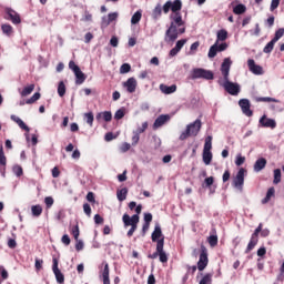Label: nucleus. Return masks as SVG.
Masks as SVG:
<instances>
[{
	"label": "nucleus",
	"mask_w": 284,
	"mask_h": 284,
	"mask_svg": "<svg viewBox=\"0 0 284 284\" xmlns=\"http://www.w3.org/2000/svg\"><path fill=\"white\" fill-rule=\"evenodd\" d=\"M42 266H43V260H40V258H36V270L37 272H40L42 270Z\"/></svg>",
	"instance_id": "60"
},
{
	"label": "nucleus",
	"mask_w": 284,
	"mask_h": 284,
	"mask_svg": "<svg viewBox=\"0 0 284 284\" xmlns=\"http://www.w3.org/2000/svg\"><path fill=\"white\" fill-rule=\"evenodd\" d=\"M262 223H260V225H257V229H255V231L253 232V234L251 235V241H248V245H246V251H244L245 254L251 253L254 247L258 244V235L262 231Z\"/></svg>",
	"instance_id": "7"
},
{
	"label": "nucleus",
	"mask_w": 284,
	"mask_h": 284,
	"mask_svg": "<svg viewBox=\"0 0 284 284\" xmlns=\"http://www.w3.org/2000/svg\"><path fill=\"white\" fill-rule=\"evenodd\" d=\"M103 120L104 122L109 123L112 121V113L111 111H104L97 114V121Z\"/></svg>",
	"instance_id": "26"
},
{
	"label": "nucleus",
	"mask_w": 284,
	"mask_h": 284,
	"mask_svg": "<svg viewBox=\"0 0 284 284\" xmlns=\"http://www.w3.org/2000/svg\"><path fill=\"white\" fill-rule=\"evenodd\" d=\"M36 85L34 84H30L28 87H24V89L20 92L22 98H27L29 95H31V93L34 91Z\"/></svg>",
	"instance_id": "32"
},
{
	"label": "nucleus",
	"mask_w": 284,
	"mask_h": 284,
	"mask_svg": "<svg viewBox=\"0 0 284 284\" xmlns=\"http://www.w3.org/2000/svg\"><path fill=\"white\" fill-rule=\"evenodd\" d=\"M1 30H2L3 34H6L7 37H12V34L14 32L13 28L9 23H3L1 26Z\"/></svg>",
	"instance_id": "30"
},
{
	"label": "nucleus",
	"mask_w": 284,
	"mask_h": 284,
	"mask_svg": "<svg viewBox=\"0 0 284 284\" xmlns=\"http://www.w3.org/2000/svg\"><path fill=\"white\" fill-rule=\"evenodd\" d=\"M65 92H67L65 84L63 81H61L58 87V94L60 98H63L65 95Z\"/></svg>",
	"instance_id": "44"
},
{
	"label": "nucleus",
	"mask_w": 284,
	"mask_h": 284,
	"mask_svg": "<svg viewBox=\"0 0 284 284\" xmlns=\"http://www.w3.org/2000/svg\"><path fill=\"white\" fill-rule=\"evenodd\" d=\"M70 233H71V235H73L75 241L79 240V237H80V229H79V224L78 223L75 225L71 226Z\"/></svg>",
	"instance_id": "37"
},
{
	"label": "nucleus",
	"mask_w": 284,
	"mask_h": 284,
	"mask_svg": "<svg viewBox=\"0 0 284 284\" xmlns=\"http://www.w3.org/2000/svg\"><path fill=\"white\" fill-rule=\"evenodd\" d=\"M149 129V123L144 122L141 128H138L134 132L139 135L145 133V131Z\"/></svg>",
	"instance_id": "50"
},
{
	"label": "nucleus",
	"mask_w": 284,
	"mask_h": 284,
	"mask_svg": "<svg viewBox=\"0 0 284 284\" xmlns=\"http://www.w3.org/2000/svg\"><path fill=\"white\" fill-rule=\"evenodd\" d=\"M0 276H1L2 281H7L9 277L8 271L2 265L0 266Z\"/></svg>",
	"instance_id": "52"
},
{
	"label": "nucleus",
	"mask_w": 284,
	"mask_h": 284,
	"mask_svg": "<svg viewBox=\"0 0 284 284\" xmlns=\"http://www.w3.org/2000/svg\"><path fill=\"white\" fill-rule=\"evenodd\" d=\"M187 43V39H181L176 42L175 48L170 51V57H176L181 52L182 48Z\"/></svg>",
	"instance_id": "20"
},
{
	"label": "nucleus",
	"mask_w": 284,
	"mask_h": 284,
	"mask_svg": "<svg viewBox=\"0 0 284 284\" xmlns=\"http://www.w3.org/2000/svg\"><path fill=\"white\" fill-rule=\"evenodd\" d=\"M83 210H84V213L87 214V216L91 217L92 210H91V206L89 203H84Z\"/></svg>",
	"instance_id": "58"
},
{
	"label": "nucleus",
	"mask_w": 284,
	"mask_h": 284,
	"mask_svg": "<svg viewBox=\"0 0 284 284\" xmlns=\"http://www.w3.org/2000/svg\"><path fill=\"white\" fill-rule=\"evenodd\" d=\"M223 88L231 97H237L241 92V87L237 83L231 82L229 78L224 80Z\"/></svg>",
	"instance_id": "9"
},
{
	"label": "nucleus",
	"mask_w": 284,
	"mask_h": 284,
	"mask_svg": "<svg viewBox=\"0 0 284 284\" xmlns=\"http://www.w3.org/2000/svg\"><path fill=\"white\" fill-rule=\"evenodd\" d=\"M52 271L55 275L58 284H64V275L59 268V261L57 257H53V265H52Z\"/></svg>",
	"instance_id": "13"
},
{
	"label": "nucleus",
	"mask_w": 284,
	"mask_h": 284,
	"mask_svg": "<svg viewBox=\"0 0 284 284\" xmlns=\"http://www.w3.org/2000/svg\"><path fill=\"white\" fill-rule=\"evenodd\" d=\"M247 8L245 7V4H237L235 7H233V14H244V12H246Z\"/></svg>",
	"instance_id": "34"
},
{
	"label": "nucleus",
	"mask_w": 284,
	"mask_h": 284,
	"mask_svg": "<svg viewBox=\"0 0 284 284\" xmlns=\"http://www.w3.org/2000/svg\"><path fill=\"white\" fill-rule=\"evenodd\" d=\"M102 265L104 266V268L102 271L103 284H111V281H110V266H109L108 262H103Z\"/></svg>",
	"instance_id": "23"
},
{
	"label": "nucleus",
	"mask_w": 284,
	"mask_h": 284,
	"mask_svg": "<svg viewBox=\"0 0 284 284\" xmlns=\"http://www.w3.org/2000/svg\"><path fill=\"white\" fill-rule=\"evenodd\" d=\"M124 116H125V112L123 109L118 110L116 113L114 114V119L116 121L122 120Z\"/></svg>",
	"instance_id": "54"
},
{
	"label": "nucleus",
	"mask_w": 284,
	"mask_h": 284,
	"mask_svg": "<svg viewBox=\"0 0 284 284\" xmlns=\"http://www.w3.org/2000/svg\"><path fill=\"white\" fill-rule=\"evenodd\" d=\"M116 19H119L118 12L109 13L108 18L106 17L102 18L101 26H110V23H112L113 21H116Z\"/></svg>",
	"instance_id": "22"
},
{
	"label": "nucleus",
	"mask_w": 284,
	"mask_h": 284,
	"mask_svg": "<svg viewBox=\"0 0 284 284\" xmlns=\"http://www.w3.org/2000/svg\"><path fill=\"white\" fill-rule=\"evenodd\" d=\"M128 192H129L128 187H123L121 190H118V192H116L118 200L120 202H124L126 200Z\"/></svg>",
	"instance_id": "31"
},
{
	"label": "nucleus",
	"mask_w": 284,
	"mask_h": 284,
	"mask_svg": "<svg viewBox=\"0 0 284 284\" xmlns=\"http://www.w3.org/2000/svg\"><path fill=\"white\" fill-rule=\"evenodd\" d=\"M45 205L48 209H51V206L54 204L53 197L52 196H47L44 199Z\"/></svg>",
	"instance_id": "61"
},
{
	"label": "nucleus",
	"mask_w": 284,
	"mask_h": 284,
	"mask_svg": "<svg viewBox=\"0 0 284 284\" xmlns=\"http://www.w3.org/2000/svg\"><path fill=\"white\" fill-rule=\"evenodd\" d=\"M217 52H219L217 42H215V43L210 48L209 58H210V59H214V57H216Z\"/></svg>",
	"instance_id": "42"
},
{
	"label": "nucleus",
	"mask_w": 284,
	"mask_h": 284,
	"mask_svg": "<svg viewBox=\"0 0 284 284\" xmlns=\"http://www.w3.org/2000/svg\"><path fill=\"white\" fill-rule=\"evenodd\" d=\"M69 68L75 74V78H77L75 84L82 85L87 80V75L81 71L80 67L78 64H75V62L73 60H71L69 62Z\"/></svg>",
	"instance_id": "6"
},
{
	"label": "nucleus",
	"mask_w": 284,
	"mask_h": 284,
	"mask_svg": "<svg viewBox=\"0 0 284 284\" xmlns=\"http://www.w3.org/2000/svg\"><path fill=\"white\" fill-rule=\"evenodd\" d=\"M164 237H162L161 240L158 241L156 244V252H154L153 254H149L148 257L150 260H156L158 257H160V262L162 264H166L169 261V256L166 254V252L164 251Z\"/></svg>",
	"instance_id": "3"
},
{
	"label": "nucleus",
	"mask_w": 284,
	"mask_h": 284,
	"mask_svg": "<svg viewBox=\"0 0 284 284\" xmlns=\"http://www.w3.org/2000/svg\"><path fill=\"white\" fill-rule=\"evenodd\" d=\"M186 267H187V273L184 276V281L189 280V275L194 276L195 272L199 270V267L196 265H193V266L186 265Z\"/></svg>",
	"instance_id": "39"
},
{
	"label": "nucleus",
	"mask_w": 284,
	"mask_h": 284,
	"mask_svg": "<svg viewBox=\"0 0 284 284\" xmlns=\"http://www.w3.org/2000/svg\"><path fill=\"white\" fill-rule=\"evenodd\" d=\"M212 141H213V138L212 135H209L205 140V146H204V151L205 152H211L212 150Z\"/></svg>",
	"instance_id": "46"
},
{
	"label": "nucleus",
	"mask_w": 284,
	"mask_h": 284,
	"mask_svg": "<svg viewBox=\"0 0 284 284\" xmlns=\"http://www.w3.org/2000/svg\"><path fill=\"white\" fill-rule=\"evenodd\" d=\"M245 173L246 170L244 168H240V171H237V174H235V178H233V187H235L240 192L243 191Z\"/></svg>",
	"instance_id": "8"
},
{
	"label": "nucleus",
	"mask_w": 284,
	"mask_h": 284,
	"mask_svg": "<svg viewBox=\"0 0 284 284\" xmlns=\"http://www.w3.org/2000/svg\"><path fill=\"white\" fill-rule=\"evenodd\" d=\"M160 90H161V92H162L163 94H165V95H171V94H173V93L176 92L178 87H176L175 84H173V85H171V87H169V85H166V84H161V85H160Z\"/></svg>",
	"instance_id": "24"
},
{
	"label": "nucleus",
	"mask_w": 284,
	"mask_h": 284,
	"mask_svg": "<svg viewBox=\"0 0 284 284\" xmlns=\"http://www.w3.org/2000/svg\"><path fill=\"white\" fill-rule=\"evenodd\" d=\"M171 120L169 114H161L154 122L153 130H158L165 125Z\"/></svg>",
	"instance_id": "16"
},
{
	"label": "nucleus",
	"mask_w": 284,
	"mask_h": 284,
	"mask_svg": "<svg viewBox=\"0 0 284 284\" xmlns=\"http://www.w3.org/2000/svg\"><path fill=\"white\" fill-rule=\"evenodd\" d=\"M192 79L193 80L204 79L206 81H212L214 79V73L212 71H209L202 68H196L192 72Z\"/></svg>",
	"instance_id": "5"
},
{
	"label": "nucleus",
	"mask_w": 284,
	"mask_h": 284,
	"mask_svg": "<svg viewBox=\"0 0 284 284\" xmlns=\"http://www.w3.org/2000/svg\"><path fill=\"white\" fill-rule=\"evenodd\" d=\"M209 265V252L207 248L205 247V245L201 246V255H200V260L197 262V270L200 272H203Z\"/></svg>",
	"instance_id": "10"
},
{
	"label": "nucleus",
	"mask_w": 284,
	"mask_h": 284,
	"mask_svg": "<svg viewBox=\"0 0 284 284\" xmlns=\"http://www.w3.org/2000/svg\"><path fill=\"white\" fill-rule=\"evenodd\" d=\"M213 160V154L211 151H203V161L205 165H210Z\"/></svg>",
	"instance_id": "35"
},
{
	"label": "nucleus",
	"mask_w": 284,
	"mask_h": 284,
	"mask_svg": "<svg viewBox=\"0 0 284 284\" xmlns=\"http://www.w3.org/2000/svg\"><path fill=\"white\" fill-rule=\"evenodd\" d=\"M274 196H275V189L274 186H271L268 187V191H266V196L262 199V205H266Z\"/></svg>",
	"instance_id": "28"
},
{
	"label": "nucleus",
	"mask_w": 284,
	"mask_h": 284,
	"mask_svg": "<svg viewBox=\"0 0 284 284\" xmlns=\"http://www.w3.org/2000/svg\"><path fill=\"white\" fill-rule=\"evenodd\" d=\"M280 3H281V0H271V12H274L275 10H277Z\"/></svg>",
	"instance_id": "56"
},
{
	"label": "nucleus",
	"mask_w": 284,
	"mask_h": 284,
	"mask_svg": "<svg viewBox=\"0 0 284 284\" xmlns=\"http://www.w3.org/2000/svg\"><path fill=\"white\" fill-rule=\"evenodd\" d=\"M40 98H41L40 92H36L30 99H28V100L26 101V104L32 105V104H34L36 102H38V101L40 100Z\"/></svg>",
	"instance_id": "38"
},
{
	"label": "nucleus",
	"mask_w": 284,
	"mask_h": 284,
	"mask_svg": "<svg viewBox=\"0 0 284 284\" xmlns=\"http://www.w3.org/2000/svg\"><path fill=\"white\" fill-rule=\"evenodd\" d=\"M255 102L257 103H277L281 104V101L270 97H257L255 98Z\"/></svg>",
	"instance_id": "27"
},
{
	"label": "nucleus",
	"mask_w": 284,
	"mask_h": 284,
	"mask_svg": "<svg viewBox=\"0 0 284 284\" xmlns=\"http://www.w3.org/2000/svg\"><path fill=\"white\" fill-rule=\"evenodd\" d=\"M87 123L92 126L94 122V115L92 112L85 113Z\"/></svg>",
	"instance_id": "55"
},
{
	"label": "nucleus",
	"mask_w": 284,
	"mask_h": 284,
	"mask_svg": "<svg viewBox=\"0 0 284 284\" xmlns=\"http://www.w3.org/2000/svg\"><path fill=\"white\" fill-rule=\"evenodd\" d=\"M75 242H77V244H75L77 252L83 251V248H84L83 241L78 239V241H75Z\"/></svg>",
	"instance_id": "59"
},
{
	"label": "nucleus",
	"mask_w": 284,
	"mask_h": 284,
	"mask_svg": "<svg viewBox=\"0 0 284 284\" xmlns=\"http://www.w3.org/2000/svg\"><path fill=\"white\" fill-rule=\"evenodd\" d=\"M11 121H13L14 123H17L18 126H19L21 130L26 131L27 133L30 132V128H29L19 116L12 114V115H11Z\"/></svg>",
	"instance_id": "25"
},
{
	"label": "nucleus",
	"mask_w": 284,
	"mask_h": 284,
	"mask_svg": "<svg viewBox=\"0 0 284 284\" xmlns=\"http://www.w3.org/2000/svg\"><path fill=\"white\" fill-rule=\"evenodd\" d=\"M282 37H284V28H280L277 29V31H275V37L273 38V40L275 41V43H277V41H280Z\"/></svg>",
	"instance_id": "48"
},
{
	"label": "nucleus",
	"mask_w": 284,
	"mask_h": 284,
	"mask_svg": "<svg viewBox=\"0 0 284 284\" xmlns=\"http://www.w3.org/2000/svg\"><path fill=\"white\" fill-rule=\"evenodd\" d=\"M31 212H32V215L34 217H39L41 216L42 212H43V209L41 205H32V209H31Z\"/></svg>",
	"instance_id": "36"
},
{
	"label": "nucleus",
	"mask_w": 284,
	"mask_h": 284,
	"mask_svg": "<svg viewBox=\"0 0 284 284\" xmlns=\"http://www.w3.org/2000/svg\"><path fill=\"white\" fill-rule=\"evenodd\" d=\"M213 184H214V178L213 176H209V178L205 179V186L207 189H210Z\"/></svg>",
	"instance_id": "63"
},
{
	"label": "nucleus",
	"mask_w": 284,
	"mask_h": 284,
	"mask_svg": "<svg viewBox=\"0 0 284 284\" xmlns=\"http://www.w3.org/2000/svg\"><path fill=\"white\" fill-rule=\"evenodd\" d=\"M140 141V135L133 131V136H132V146H136Z\"/></svg>",
	"instance_id": "57"
},
{
	"label": "nucleus",
	"mask_w": 284,
	"mask_h": 284,
	"mask_svg": "<svg viewBox=\"0 0 284 284\" xmlns=\"http://www.w3.org/2000/svg\"><path fill=\"white\" fill-rule=\"evenodd\" d=\"M266 164L267 160L265 158H260L255 161V164L253 165V171L260 173L266 168Z\"/></svg>",
	"instance_id": "18"
},
{
	"label": "nucleus",
	"mask_w": 284,
	"mask_h": 284,
	"mask_svg": "<svg viewBox=\"0 0 284 284\" xmlns=\"http://www.w3.org/2000/svg\"><path fill=\"white\" fill-rule=\"evenodd\" d=\"M183 3L181 0H169L166 1V3H164L163 7L161 3H158L152 11V17L153 19H155V21H158V19H161L163 12L164 14H169V12L172 11V13L170 14L171 24L165 32V43H174V41L179 39V34H185L186 32L185 21L183 20L181 13Z\"/></svg>",
	"instance_id": "1"
},
{
	"label": "nucleus",
	"mask_w": 284,
	"mask_h": 284,
	"mask_svg": "<svg viewBox=\"0 0 284 284\" xmlns=\"http://www.w3.org/2000/svg\"><path fill=\"white\" fill-rule=\"evenodd\" d=\"M239 105L240 109H242V113H244L246 118L253 116V111L251 110V102L248 99H240Z\"/></svg>",
	"instance_id": "12"
},
{
	"label": "nucleus",
	"mask_w": 284,
	"mask_h": 284,
	"mask_svg": "<svg viewBox=\"0 0 284 284\" xmlns=\"http://www.w3.org/2000/svg\"><path fill=\"white\" fill-rule=\"evenodd\" d=\"M141 19H142V13H141V11H136V12L133 14L132 19H131L132 26H136V23H139V22L141 21Z\"/></svg>",
	"instance_id": "43"
},
{
	"label": "nucleus",
	"mask_w": 284,
	"mask_h": 284,
	"mask_svg": "<svg viewBox=\"0 0 284 284\" xmlns=\"http://www.w3.org/2000/svg\"><path fill=\"white\" fill-rule=\"evenodd\" d=\"M202 129L201 119H196L193 123L187 124L186 130L180 135V141H186L189 138H196Z\"/></svg>",
	"instance_id": "2"
},
{
	"label": "nucleus",
	"mask_w": 284,
	"mask_h": 284,
	"mask_svg": "<svg viewBox=\"0 0 284 284\" xmlns=\"http://www.w3.org/2000/svg\"><path fill=\"white\" fill-rule=\"evenodd\" d=\"M212 233H213V235L209 236L207 242L211 245V247H215L219 244V236L216 235L215 229L212 230Z\"/></svg>",
	"instance_id": "29"
},
{
	"label": "nucleus",
	"mask_w": 284,
	"mask_h": 284,
	"mask_svg": "<svg viewBox=\"0 0 284 284\" xmlns=\"http://www.w3.org/2000/svg\"><path fill=\"white\" fill-rule=\"evenodd\" d=\"M131 71V65L129 63H124L120 68L121 74H128Z\"/></svg>",
	"instance_id": "51"
},
{
	"label": "nucleus",
	"mask_w": 284,
	"mask_h": 284,
	"mask_svg": "<svg viewBox=\"0 0 284 284\" xmlns=\"http://www.w3.org/2000/svg\"><path fill=\"white\" fill-rule=\"evenodd\" d=\"M248 70L253 72V74H263V68L255 63V60L248 59Z\"/></svg>",
	"instance_id": "19"
},
{
	"label": "nucleus",
	"mask_w": 284,
	"mask_h": 284,
	"mask_svg": "<svg viewBox=\"0 0 284 284\" xmlns=\"http://www.w3.org/2000/svg\"><path fill=\"white\" fill-rule=\"evenodd\" d=\"M6 17L4 19H7V21H12V23H14V26H19V23H21V18L19 16V13L17 11H14L11 8H7L6 9Z\"/></svg>",
	"instance_id": "11"
},
{
	"label": "nucleus",
	"mask_w": 284,
	"mask_h": 284,
	"mask_svg": "<svg viewBox=\"0 0 284 284\" xmlns=\"http://www.w3.org/2000/svg\"><path fill=\"white\" fill-rule=\"evenodd\" d=\"M200 48V42L196 41L191 45V54H195L196 50Z\"/></svg>",
	"instance_id": "64"
},
{
	"label": "nucleus",
	"mask_w": 284,
	"mask_h": 284,
	"mask_svg": "<svg viewBox=\"0 0 284 284\" xmlns=\"http://www.w3.org/2000/svg\"><path fill=\"white\" fill-rule=\"evenodd\" d=\"M231 65H232V60L230 58H225L221 65V72L224 77V81H227L230 77Z\"/></svg>",
	"instance_id": "15"
},
{
	"label": "nucleus",
	"mask_w": 284,
	"mask_h": 284,
	"mask_svg": "<svg viewBox=\"0 0 284 284\" xmlns=\"http://www.w3.org/2000/svg\"><path fill=\"white\" fill-rule=\"evenodd\" d=\"M275 43H276V41H274V40L266 43V47H264V54H271V52H273V50H274Z\"/></svg>",
	"instance_id": "40"
},
{
	"label": "nucleus",
	"mask_w": 284,
	"mask_h": 284,
	"mask_svg": "<svg viewBox=\"0 0 284 284\" xmlns=\"http://www.w3.org/2000/svg\"><path fill=\"white\" fill-rule=\"evenodd\" d=\"M162 239H164V235L162 233V229H161L160 224H156L155 229H154V232L152 233V242L158 243Z\"/></svg>",
	"instance_id": "21"
},
{
	"label": "nucleus",
	"mask_w": 284,
	"mask_h": 284,
	"mask_svg": "<svg viewBox=\"0 0 284 284\" xmlns=\"http://www.w3.org/2000/svg\"><path fill=\"white\" fill-rule=\"evenodd\" d=\"M260 125H262L264 129L274 130L276 129V121L267 118L266 115H262V118H260Z\"/></svg>",
	"instance_id": "14"
},
{
	"label": "nucleus",
	"mask_w": 284,
	"mask_h": 284,
	"mask_svg": "<svg viewBox=\"0 0 284 284\" xmlns=\"http://www.w3.org/2000/svg\"><path fill=\"white\" fill-rule=\"evenodd\" d=\"M7 165V156L4 155L3 146L0 148V166L6 168Z\"/></svg>",
	"instance_id": "47"
},
{
	"label": "nucleus",
	"mask_w": 284,
	"mask_h": 284,
	"mask_svg": "<svg viewBox=\"0 0 284 284\" xmlns=\"http://www.w3.org/2000/svg\"><path fill=\"white\" fill-rule=\"evenodd\" d=\"M61 242L65 245L69 246L71 244L70 236L68 234H64L61 239Z\"/></svg>",
	"instance_id": "62"
},
{
	"label": "nucleus",
	"mask_w": 284,
	"mask_h": 284,
	"mask_svg": "<svg viewBox=\"0 0 284 284\" xmlns=\"http://www.w3.org/2000/svg\"><path fill=\"white\" fill-rule=\"evenodd\" d=\"M244 163H245V156L237 154V156L235 158V165L242 166Z\"/></svg>",
	"instance_id": "53"
},
{
	"label": "nucleus",
	"mask_w": 284,
	"mask_h": 284,
	"mask_svg": "<svg viewBox=\"0 0 284 284\" xmlns=\"http://www.w3.org/2000/svg\"><path fill=\"white\" fill-rule=\"evenodd\" d=\"M227 39V31L225 29H222L217 32V40L216 43H219V41H226Z\"/></svg>",
	"instance_id": "41"
},
{
	"label": "nucleus",
	"mask_w": 284,
	"mask_h": 284,
	"mask_svg": "<svg viewBox=\"0 0 284 284\" xmlns=\"http://www.w3.org/2000/svg\"><path fill=\"white\" fill-rule=\"evenodd\" d=\"M13 173L14 175H17L18 178H21L23 175V169L21 165H14L13 166Z\"/></svg>",
	"instance_id": "49"
},
{
	"label": "nucleus",
	"mask_w": 284,
	"mask_h": 284,
	"mask_svg": "<svg viewBox=\"0 0 284 284\" xmlns=\"http://www.w3.org/2000/svg\"><path fill=\"white\" fill-rule=\"evenodd\" d=\"M140 222V216L138 214L132 215V217L125 213L123 215V223L125 227L131 226L130 231L128 232V237H132L134 232L138 229V224Z\"/></svg>",
	"instance_id": "4"
},
{
	"label": "nucleus",
	"mask_w": 284,
	"mask_h": 284,
	"mask_svg": "<svg viewBox=\"0 0 284 284\" xmlns=\"http://www.w3.org/2000/svg\"><path fill=\"white\" fill-rule=\"evenodd\" d=\"M212 278H213V274L212 273H207L200 281V284H212Z\"/></svg>",
	"instance_id": "45"
},
{
	"label": "nucleus",
	"mask_w": 284,
	"mask_h": 284,
	"mask_svg": "<svg viewBox=\"0 0 284 284\" xmlns=\"http://www.w3.org/2000/svg\"><path fill=\"white\" fill-rule=\"evenodd\" d=\"M123 87L130 94H133L136 91L138 82L134 78H130L128 81L123 83Z\"/></svg>",
	"instance_id": "17"
},
{
	"label": "nucleus",
	"mask_w": 284,
	"mask_h": 284,
	"mask_svg": "<svg viewBox=\"0 0 284 284\" xmlns=\"http://www.w3.org/2000/svg\"><path fill=\"white\" fill-rule=\"evenodd\" d=\"M281 181H282L281 169H275V171H273V184L278 185Z\"/></svg>",
	"instance_id": "33"
}]
</instances>
